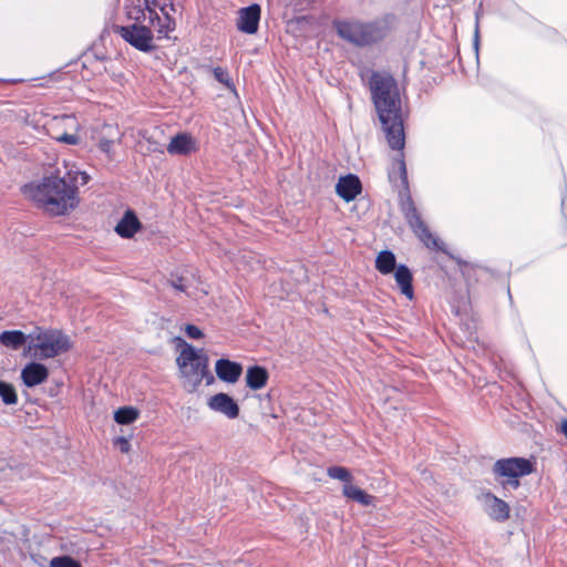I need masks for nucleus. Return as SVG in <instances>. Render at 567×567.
Instances as JSON below:
<instances>
[{"mask_svg": "<svg viewBox=\"0 0 567 567\" xmlns=\"http://www.w3.org/2000/svg\"><path fill=\"white\" fill-rule=\"evenodd\" d=\"M369 89L389 146L394 151H402L405 145V133L396 81L388 73L372 72Z\"/></svg>", "mask_w": 567, "mask_h": 567, "instance_id": "nucleus-1", "label": "nucleus"}, {"mask_svg": "<svg viewBox=\"0 0 567 567\" xmlns=\"http://www.w3.org/2000/svg\"><path fill=\"white\" fill-rule=\"evenodd\" d=\"M78 176L81 177L82 184L87 182L85 173L78 172L73 177L72 173L68 172L64 176H49L40 183L24 185L22 193L47 213L64 215L78 205Z\"/></svg>", "mask_w": 567, "mask_h": 567, "instance_id": "nucleus-2", "label": "nucleus"}, {"mask_svg": "<svg viewBox=\"0 0 567 567\" xmlns=\"http://www.w3.org/2000/svg\"><path fill=\"white\" fill-rule=\"evenodd\" d=\"M28 352L38 360H48L68 352L72 342L68 334L59 329L37 328L30 336Z\"/></svg>", "mask_w": 567, "mask_h": 567, "instance_id": "nucleus-3", "label": "nucleus"}, {"mask_svg": "<svg viewBox=\"0 0 567 567\" xmlns=\"http://www.w3.org/2000/svg\"><path fill=\"white\" fill-rule=\"evenodd\" d=\"M184 348L177 358V364L185 379V388L194 391L207 374L208 357L203 350H196L193 346L183 341Z\"/></svg>", "mask_w": 567, "mask_h": 567, "instance_id": "nucleus-4", "label": "nucleus"}, {"mask_svg": "<svg viewBox=\"0 0 567 567\" xmlns=\"http://www.w3.org/2000/svg\"><path fill=\"white\" fill-rule=\"evenodd\" d=\"M534 472V464L525 457H507L497 460L492 468L495 480L503 488L517 489L519 478Z\"/></svg>", "mask_w": 567, "mask_h": 567, "instance_id": "nucleus-5", "label": "nucleus"}, {"mask_svg": "<svg viewBox=\"0 0 567 567\" xmlns=\"http://www.w3.org/2000/svg\"><path fill=\"white\" fill-rule=\"evenodd\" d=\"M402 212L414 235L427 248L433 250H444L443 243L431 233L410 197L402 203Z\"/></svg>", "mask_w": 567, "mask_h": 567, "instance_id": "nucleus-6", "label": "nucleus"}, {"mask_svg": "<svg viewBox=\"0 0 567 567\" xmlns=\"http://www.w3.org/2000/svg\"><path fill=\"white\" fill-rule=\"evenodd\" d=\"M116 33L130 45L141 52H151L155 49L154 37L150 27L142 23L116 27Z\"/></svg>", "mask_w": 567, "mask_h": 567, "instance_id": "nucleus-7", "label": "nucleus"}, {"mask_svg": "<svg viewBox=\"0 0 567 567\" xmlns=\"http://www.w3.org/2000/svg\"><path fill=\"white\" fill-rule=\"evenodd\" d=\"M396 25V17L384 13L373 20H363L364 48L374 45L386 39Z\"/></svg>", "mask_w": 567, "mask_h": 567, "instance_id": "nucleus-8", "label": "nucleus"}, {"mask_svg": "<svg viewBox=\"0 0 567 567\" xmlns=\"http://www.w3.org/2000/svg\"><path fill=\"white\" fill-rule=\"evenodd\" d=\"M332 27L343 41L357 48H364L363 20L358 18L334 19Z\"/></svg>", "mask_w": 567, "mask_h": 567, "instance_id": "nucleus-9", "label": "nucleus"}, {"mask_svg": "<svg viewBox=\"0 0 567 567\" xmlns=\"http://www.w3.org/2000/svg\"><path fill=\"white\" fill-rule=\"evenodd\" d=\"M261 9L257 3L241 8L238 12L237 28L247 34H255L258 31Z\"/></svg>", "mask_w": 567, "mask_h": 567, "instance_id": "nucleus-10", "label": "nucleus"}, {"mask_svg": "<svg viewBox=\"0 0 567 567\" xmlns=\"http://www.w3.org/2000/svg\"><path fill=\"white\" fill-rule=\"evenodd\" d=\"M207 405L210 410L221 413L233 420L239 415L237 402L226 393H217L209 398Z\"/></svg>", "mask_w": 567, "mask_h": 567, "instance_id": "nucleus-11", "label": "nucleus"}, {"mask_svg": "<svg viewBox=\"0 0 567 567\" xmlns=\"http://www.w3.org/2000/svg\"><path fill=\"white\" fill-rule=\"evenodd\" d=\"M362 184L360 178L354 174H348L346 176H341L336 185L337 194L347 203L355 199V197L361 193Z\"/></svg>", "mask_w": 567, "mask_h": 567, "instance_id": "nucleus-12", "label": "nucleus"}, {"mask_svg": "<svg viewBox=\"0 0 567 567\" xmlns=\"http://www.w3.org/2000/svg\"><path fill=\"white\" fill-rule=\"evenodd\" d=\"M484 506L487 515L496 522H505L509 518L508 504L495 496L493 493L484 494Z\"/></svg>", "mask_w": 567, "mask_h": 567, "instance_id": "nucleus-13", "label": "nucleus"}, {"mask_svg": "<svg viewBox=\"0 0 567 567\" xmlns=\"http://www.w3.org/2000/svg\"><path fill=\"white\" fill-rule=\"evenodd\" d=\"M48 377V368L40 362H30L21 370V380L27 388L43 383Z\"/></svg>", "mask_w": 567, "mask_h": 567, "instance_id": "nucleus-14", "label": "nucleus"}, {"mask_svg": "<svg viewBox=\"0 0 567 567\" xmlns=\"http://www.w3.org/2000/svg\"><path fill=\"white\" fill-rule=\"evenodd\" d=\"M215 371L221 381L235 383L243 373V367L240 363L229 359H219L216 361Z\"/></svg>", "mask_w": 567, "mask_h": 567, "instance_id": "nucleus-15", "label": "nucleus"}, {"mask_svg": "<svg viewBox=\"0 0 567 567\" xmlns=\"http://www.w3.org/2000/svg\"><path fill=\"white\" fill-rule=\"evenodd\" d=\"M161 11L162 17L154 9H148L150 23L156 27L159 37H167L175 29V20L169 16L166 4L161 7Z\"/></svg>", "mask_w": 567, "mask_h": 567, "instance_id": "nucleus-16", "label": "nucleus"}, {"mask_svg": "<svg viewBox=\"0 0 567 567\" xmlns=\"http://www.w3.org/2000/svg\"><path fill=\"white\" fill-rule=\"evenodd\" d=\"M141 227L142 224L135 213L128 209L115 226V231L122 238H132Z\"/></svg>", "mask_w": 567, "mask_h": 567, "instance_id": "nucleus-17", "label": "nucleus"}, {"mask_svg": "<svg viewBox=\"0 0 567 567\" xmlns=\"http://www.w3.org/2000/svg\"><path fill=\"white\" fill-rule=\"evenodd\" d=\"M394 279L401 293L409 300L414 298L413 275L406 265H399L394 270Z\"/></svg>", "mask_w": 567, "mask_h": 567, "instance_id": "nucleus-18", "label": "nucleus"}, {"mask_svg": "<svg viewBox=\"0 0 567 567\" xmlns=\"http://www.w3.org/2000/svg\"><path fill=\"white\" fill-rule=\"evenodd\" d=\"M196 150L194 138L187 133H179L172 137L167 145V152L171 155H187Z\"/></svg>", "mask_w": 567, "mask_h": 567, "instance_id": "nucleus-19", "label": "nucleus"}, {"mask_svg": "<svg viewBox=\"0 0 567 567\" xmlns=\"http://www.w3.org/2000/svg\"><path fill=\"white\" fill-rule=\"evenodd\" d=\"M343 495L355 503H359L362 506H374L375 497L365 493L358 486L352 484H344L342 488Z\"/></svg>", "mask_w": 567, "mask_h": 567, "instance_id": "nucleus-20", "label": "nucleus"}, {"mask_svg": "<svg viewBox=\"0 0 567 567\" xmlns=\"http://www.w3.org/2000/svg\"><path fill=\"white\" fill-rule=\"evenodd\" d=\"M268 380V372L260 365H252L247 369L246 383L251 390L264 388Z\"/></svg>", "mask_w": 567, "mask_h": 567, "instance_id": "nucleus-21", "label": "nucleus"}, {"mask_svg": "<svg viewBox=\"0 0 567 567\" xmlns=\"http://www.w3.org/2000/svg\"><path fill=\"white\" fill-rule=\"evenodd\" d=\"M28 338L21 330H6L0 333V343L6 348L18 350L25 344Z\"/></svg>", "mask_w": 567, "mask_h": 567, "instance_id": "nucleus-22", "label": "nucleus"}, {"mask_svg": "<svg viewBox=\"0 0 567 567\" xmlns=\"http://www.w3.org/2000/svg\"><path fill=\"white\" fill-rule=\"evenodd\" d=\"M398 268L395 255L391 250H382L375 258V269L382 275H390Z\"/></svg>", "mask_w": 567, "mask_h": 567, "instance_id": "nucleus-23", "label": "nucleus"}, {"mask_svg": "<svg viewBox=\"0 0 567 567\" xmlns=\"http://www.w3.org/2000/svg\"><path fill=\"white\" fill-rule=\"evenodd\" d=\"M148 9H152L148 0H137V4L127 8V17L134 21L133 23H142L146 19Z\"/></svg>", "mask_w": 567, "mask_h": 567, "instance_id": "nucleus-24", "label": "nucleus"}, {"mask_svg": "<svg viewBox=\"0 0 567 567\" xmlns=\"http://www.w3.org/2000/svg\"><path fill=\"white\" fill-rule=\"evenodd\" d=\"M138 417V411L133 406H123L115 411L114 420L118 424H131Z\"/></svg>", "mask_w": 567, "mask_h": 567, "instance_id": "nucleus-25", "label": "nucleus"}, {"mask_svg": "<svg viewBox=\"0 0 567 567\" xmlns=\"http://www.w3.org/2000/svg\"><path fill=\"white\" fill-rule=\"evenodd\" d=\"M0 398L7 405L16 404L18 401V395L14 386L6 381H0Z\"/></svg>", "mask_w": 567, "mask_h": 567, "instance_id": "nucleus-26", "label": "nucleus"}, {"mask_svg": "<svg viewBox=\"0 0 567 567\" xmlns=\"http://www.w3.org/2000/svg\"><path fill=\"white\" fill-rule=\"evenodd\" d=\"M327 474L333 480H339L346 484H351L352 475L350 471L343 466H330L327 470Z\"/></svg>", "mask_w": 567, "mask_h": 567, "instance_id": "nucleus-27", "label": "nucleus"}, {"mask_svg": "<svg viewBox=\"0 0 567 567\" xmlns=\"http://www.w3.org/2000/svg\"><path fill=\"white\" fill-rule=\"evenodd\" d=\"M483 14V3L481 2L478 4V8L475 11V28H474V37H473V48L476 54V58L478 56V48H480V19Z\"/></svg>", "mask_w": 567, "mask_h": 567, "instance_id": "nucleus-28", "label": "nucleus"}, {"mask_svg": "<svg viewBox=\"0 0 567 567\" xmlns=\"http://www.w3.org/2000/svg\"><path fill=\"white\" fill-rule=\"evenodd\" d=\"M50 567H82L79 561L70 556H58L50 560Z\"/></svg>", "mask_w": 567, "mask_h": 567, "instance_id": "nucleus-29", "label": "nucleus"}, {"mask_svg": "<svg viewBox=\"0 0 567 567\" xmlns=\"http://www.w3.org/2000/svg\"><path fill=\"white\" fill-rule=\"evenodd\" d=\"M171 285L173 288L181 292H187V289L189 287V279L185 276H173L171 279Z\"/></svg>", "mask_w": 567, "mask_h": 567, "instance_id": "nucleus-30", "label": "nucleus"}, {"mask_svg": "<svg viewBox=\"0 0 567 567\" xmlns=\"http://www.w3.org/2000/svg\"><path fill=\"white\" fill-rule=\"evenodd\" d=\"M214 78L221 84L226 85L227 87H233L231 79L228 74V72L223 68H215L214 71Z\"/></svg>", "mask_w": 567, "mask_h": 567, "instance_id": "nucleus-31", "label": "nucleus"}, {"mask_svg": "<svg viewBox=\"0 0 567 567\" xmlns=\"http://www.w3.org/2000/svg\"><path fill=\"white\" fill-rule=\"evenodd\" d=\"M99 148L101 152L107 155L109 159L113 158L112 148H113V141L107 138H102L99 142Z\"/></svg>", "mask_w": 567, "mask_h": 567, "instance_id": "nucleus-32", "label": "nucleus"}, {"mask_svg": "<svg viewBox=\"0 0 567 567\" xmlns=\"http://www.w3.org/2000/svg\"><path fill=\"white\" fill-rule=\"evenodd\" d=\"M185 332L190 339H200L204 336L203 331L194 324H186Z\"/></svg>", "mask_w": 567, "mask_h": 567, "instance_id": "nucleus-33", "label": "nucleus"}, {"mask_svg": "<svg viewBox=\"0 0 567 567\" xmlns=\"http://www.w3.org/2000/svg\"><path fill=\"white\" fill-rule=\"evenodd\" d=\"M56 141L61 142V143L69 144V145H76L80 141V137L75 134L64 133V134L60 135L59 137H56Z\"/></svg>", "mask_w": 567, "mask_h": 567, "instance_id": "nucleus-34", "label": "nucleus"}, {"mask_svg": "<svg viewBox=\"0 0 567 567\" xmlns=\"http://www.w3.org/2000/svg\"><path fill=\"white\" fill-rule=\"evenodd\" d=\"M116 442H117V444H118V446H120V450H121L122 452H124V453H125V452H128V450H130V443H128V441H127L126 439H124V437H117Z\"/></svg>", "mask_w": 567, "mask_h": 567, "instance_id": "nucleus-35", "label": "nucleus"}, {"mask_svg": "<svg viewBox=\"0 0 567 567\" xmlns=\"http://www.w3.org/2000/svg\"><path fill=\"white\" fill-rule=\"evenodd\" d=\"M560 432L567 437V420L561 422Z\"/></svg>", "mask_w": 567, "mask_h": 567, "instance_id": "nucleus-36", "label": "nucleus"}, {"mask_svg": "<svg viewBox=\"0 0 567 567\" xmlns=\"http://www.w3.org/2000/svg\"><path fill=\"white\" fill-rule=\"evenodd\" d=\"M400 168H401V171H402V173H403V174H405V173H406V169H405V163H404V161H403V159H400Z\"/></svg>", "mask_w": 567, "mask_h": 567, "instance_id": "nucleus-37", "label": "nucleus"}, {"mask_svg": "<svg viewBox=\"0 0 567 567\" xmlns=\"http://www.w3.org/2000/svg\"><path fill=\"white\" fill-rule=\"evenodd\" d=\"M169 10L175 11V8H174L173 3L169 4Z\"/></svg>", "mask_w": 567, "mask_h": 567, "instance_id": "nucleus-38", "label": "nucleus"}]
</instances>
